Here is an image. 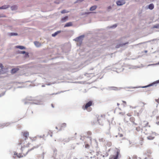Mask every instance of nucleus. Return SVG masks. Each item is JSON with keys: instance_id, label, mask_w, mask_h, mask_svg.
Wrapping results in <instances>:
<instances>
[{"instance_id": "nucleus-1", "label": "nucleus", "mask_w": 159, "mask_h": 159, "mask_svg": "<svg viewBox=\"0 0 159 159\" xmlns=\"http://www.w3.org/2000/svg\"><path fill=\"white\" fill-rule=\"evenodd\" d=\"M22 133L23 134V136L25 137V138L24 139H21L20 140L18 143V146H21V150L22 151V155L20 153L18 154L17 153H16V154H15L19 158H20L26 156L29 152L31 151L34 149L33 148L30 150L27 149L29 147V145H30V144L27 143L26 141L29 136V133L27 131H25Z\"/></svg>"}, {"instance_id": "nucleus-2", "label": "nucleus", "mask_w": 159, "mask_h": 159, "mask_svg": "<svg viewBox=\"0 0 159 159\" xmlns=\"http://www.w3.org/2000/svg\"><path fill=\"white\" fill-rule=\"evenodd\" d=\"M93 104V102L92 101H90L83 105L82 108L84 110H86L88 111H92V108L90 107Z\"/></svg>"}, {"instance_id": "nucleus-3", "label": "nucleus", "mask_w": 159, "mask_h": 159, "mask_svg": "<svg viewBox=\"0 0 159 159\" xmlns=\"http://www.w3.org/2000/svg\"><path fill=\"white\" fill-rule=\"evenodd\" d=\"M120 156V151L119 150H117L114 154L111 155L110 156L109 159H117Z\"/></svg>"}, {"instance_id": "nucleus-4", "label": "nucleus", "mask_w": 159, "mask_h": 159, "mask_svg": "<svg viewBox=\"0 0 159 159\" xmlns=\"http://www.w3.org/2000/svg\"><path fill=\"white\" fill-rule=\"evenodd\" d=\"M125 3V0H119L116 2V4L118 6H121Z\"/></svg>"}, {"instance_id": "nucleus-5", "label": "nucleus", "mask_w": 159, "mask_h": 159, "mask_svg": "<svg viewBox=\"0 0 159 159\" xmlns=\"http://www.w3.org/2000/svg\"><path fill=\"white\" fill-rule=\"evenodd\" d=\"M66 124L65 123H63L59 125H58V127L60 129V130L62 129L63 128L66 127Z\"/></svg>"}, {"instance_id": "nucleus-6", "label": "nucleus", "mask_w": 159, "mask_h": 159, "mask_svg": "<svg viewBox=\"0 0 159 159\" xmlns=\"http://www.w3.org/2000/svg\"><path fill=\"white\" fill-rule=\"evenodd\" d=\"M83 37H84V36H80L79 37L75 38V40L78 42L80 41L81 43L82 42V39Z\"/></svg>"}, {"instance_id": "nucleus-7", "label": "nucleus", "mask_w": 159, "mask_h": 159, "mask_svg": "<svg viewBox=\"0 0 159 159\" xmlns=\"http://www.w3.org/2000/svg\"><path fill=\"white\" fill-rule=\"evenodd\" d=\"M10 6L9 5H4L0 7V9H5L9 7Z\"/></svg>"}, {"instance_id": "nucleus-8", "label": "nucleus", "mask_w": 159, "mask_h": 159, "mask_svg": "<svg viewBox=\"0 0 159 159\" xmlns=\"http://www.w3.org/2000/svg\"><path fill=\"white\" fill-rule=\"evenodd\" d=\"M19 70V69L18 68H13L11 70V73H15L17 71H18Z\"/></svg>"}, {"instance_id": "nucleus-9", "label": "nucleus", "mask_w": 159, "mask_h": 159, "mask_svg": "<svg viewBox=\"0 0 159 159\" xmlns=\"http://www.w3.org/2000/svg\"><path fill=\"white\" fill-rule=\"evenodd\" d=\"M34 43L35 45L38 47H40L41 45V43H40L37 41L34 42Z\"/></svg>"}, {"instance_id": "nucleus-10", "label": "nucleus", "mask_w": 159, "mask_h": 159, "mask_svg": "<svg viewBox=\"0 0 159 159\" xmlns=\"http://www.w3.org/2000/svg\"><path fill=\"white\" fill-rule=\"evenodd\" d=\"M154 8V5L153 3L150 4L148 6V8L150 10H152Z\"/></svg>"}, {"instance_id": "nucleus-11", "label": "nucleus", "mask_w": 159, "mask_h": 159, "mask_svg": "<svg viewBox=\"0 0 159 159\" xmlns=\"http://www.w3.org/2000/svg\"><path fill=\"white\" fill-rule=\"evenodd\" d=\"M68 19V17L67 16H66L61 19V21L62 22H64L67 20Z\"/></svg>"}, {"instance_id": "nucleus-12", "label": "nucleus", "mask_w": 159, "mask_h": 159, "mask_svg": "<svg viewBox=\"0 0 159 159\" xmlns=\"http://www.w3.org/2000/svg\"><path fill=\"white\" fill-rule=\"evenodd\" d=\"M72 22H68V23H66V24L65 25H64V27H66L71 26H72Z\"/></svg>"}, {"instance_id": "nucleus-13", "label": "nucleus", "mask_w": 159, "mask_h": 159, "mask_svg": "<svg viewBox=\"0 0 159 159\" xmlns=\"http://www.w3.org/2000/svg\"><path fill=\"white\" fill-rule=\"evenodd\" d=\"M61 32V31H58L55 32L54 34H52V37H55L56 36L57 34L60 33Z\"/></svg>"}, {"instance_id": "nucleus-14", "label": "nucleus", "mask_w": 159, "mask_h": 159, "mask_svg": "<svg viewBox=\"0 0 159 159\" xmlns=\"http://www.w3.org/2000/svg\"><path fill=\"white\" fill-rule=\"evenodd\" d=\"M97 8V6H93L91 7L90 8V10L91 11H93L95 10Z\"/></svg>"}, {"instance_id": "nucleus-15", "label": "nucleus", "mask_w": 159, "mask_h": 159, "mask_svg": "<svg viewBox=\"0 0 159 159\" xmlns=\"http://www.w3.org/2000/svg\"><path fill=\"white\" fill-rule=\"evenodd\" d=\"M130 120L131 122L134 123L135 120V119L134 117L132 116L130 117Z\"/></svg>"}, {"instance_id": "nucleus-16", "label": "nucleus", "mask_w": 159, "mask_h": 159, "mask_svg": "<svg viewBox=\"0 0 159 159\" xmlns=\"http://www.w3.org/2000/svg\"><path fill=\"white\" fill-rule=\"evenodd\" d=\"M132 159H141V158L138 157L136 155H134L132 157Z\"/></svg>"}, {"instance_id": "nucleus-17", "label": "nucleus", "mask_w": 159, "mask_h": 159, "mask_svg": "<svg viewBox=\"0 0 159 159\" xmlns=\"http://www.w3.org/2000/svg\"><path fill=\"white\" fill-rule=\"evenodd\" d=\"M10 36H12L14 35H17L18 34L16 33H11L9 34Z\"/></svg>"}, {"instance_id": "nucleus-18", "label": "nucleus", "mask_w": 159, "mask_h": 159, "mask_svg": "<svg viewBox=\"0 0 159 159\" xmlns=\"http://www.w3.org/2000/svg\"><path fill=\"white\" fill-rule=\"evenodd\" d=\"M16 48H19L20 49H23L25 48V47L23 46H18L16 47Z\"/></svg>"}, {"instance_id": "nucleus-19", "label": "nucleus", "mask_w": 159, "mask_h": 159, "mask_svg": "<svg viewBox=\"0 0 159 159\" xmlns=\"http://www.w3.org/2000/svg\"><path fill=\"white\" fill-rule=\"evenodd\" d=\"M20 53H21V54H25V53L26 54V56H27L28 57H29V55L28 53L24 51H21L20 52Z\"/></svg>"}, {"instance_id": "nucleus-20", "label": "nucleus", "mask_w": 159, "mask_h": 159, "mask_svg": "<svg viewBox=\"0 0 159 159\" xmlns=\"http://www.w3.org/2000/svg\"><path fill=\"white\" fill-rule=\"evenodd\" d=\"M17 7L16 6H13L11 7V9L12 10H14L16 9Z\"/></svg>"}, {"instance_id": "nucleus-21", "label": "nucleus", "mask_w": 159, "mask_h": 159, "mask_svg": "<svg viewBox=\"0 0 159 159\" xmlns=\"http://www.w3.org/2000/svg\"><path fill=\"white\" fill-rule=\"evenodd\" d=\"M154 137L152 136H149L147 137V139L148 140H152L154 139Z\"/></svg>"}, {"instance_id": "nucleus-22", "label": "nucleus", "mask_w": 159, "mask_h": 159, "mask_svg": "<svg viewBox=\"0 0 159 159\" xmlns=\"http://www.w3.org/2000/svg\"><path fill=\"white\" fill-rule=\"evenodd\" d=\"M85 147L86 148H89L90 147V146L89 144L87 143H85Z\"/></svg>"}, {"instance_id": "nucleus-23", "label": "nucleus", "mask_w": 159, "mask_h": 159, "mask_svg": "<svg viewBox=\"0 0 159 159\" xmlns=\"http://www.w3.org/2000/svg\"><path fill=\"white\" fill-rule=\"evenodd\" d=\"M153 28H159V24L154 25Z\"/></svg>"}, {"instance_id": "nucleus-24", "label": "nucleus", "mask_w": 159, "mask_h": 159, "mask_svg": "<svg viewBox=\"0 0 159 159\" xmlns=\"http://www.w3.org/2000/svg\"><path fill=\"white\" fill-rule=\"evenodd\" d=\"M155 83H152V84H150L147 86H144V87H142L143 88H146V87H149V86H152V85L154 84Z\"/></svg>"}, {"instance_id": "nucleus-25", "label": "nucleus", "mask_w": 159, "mask_h": 159, "mask_svg": "<svg viewBox=\"0 0 159 159\" xmlns=\"http://www.w3.org/2000/svg\"><path fill=\"white\" fill-rule=\"evenodd\" d=\"M68 11H66L65 10H63L61 11V13H64L68 12Z\"/></svg>"}, {"instance_id": "nucleus-26", "label": "nucleus", "mask_w": 159, "mask_h": 159, "mask_svg": "<svg viewBox=\"0 0 159 159\" xmlns=\"http://www.w3.org/2000/svg\"><path fill=\"white\" fill-rule=\"evenodd\" d=\"M144 123H145V125L144 126H148V123L147 121H144Z\"/></svg>"}, {"instance_id": "nucleus-27", "label": "nucleus", "mask_w": 159, "mask_h": 159, "mask_svg": "<svg viewBox=\"0 0 159 159\" xmlns=\"http://www.w3.org/2000/svg\"><path fill=\"white\" fill-rule=\"evenodd\" d=\"M101 118H102V116H98V122L99 123H100L99 121L101 120Z\"/></svg>"}, {"instance_id": "nucleus-28", "label": "nucleus", "mask_w": 159, "mask_h": 159, "mask_svg": "<svg viewBox=\"0 0 159 159\" xmlns=\"http://www.w3.org/2000/svg\"><path fill=\"white\" fill-rule=\"evenodd\" d=\"M0 67L2 69L3 68V66L1 63H0Z\"/></svg>"}, {"instance_id": "nucleus-29", "label": "nucleus", "mask_w": 159, "mask_h": 159, "mask_svg": "<svg viewBox=\"0 0 159 159\" xmlns=\"http://www.w3.org/2000/svg\"><path fill=\"white\" fill-rule=\"evenodd\" d=\"M87 134L89 135H91L92 134V133L90 131H88L87 132Z\"/></svg>"}, {"instance_id": "nucleus-30", "label": "nucleus", "mask_w": 159, "mask_h": 159, "mask_svg": "<svg viewBox=\"0 0 159 159\" xmlns=\"http://www.w3.org/2000/svg\"><path fill=\"white\" fill-rule=\"evenodd\" d=\"M99 140L100 141H104V140L103 138H101L100 139H99Z\"/></svg>"}, {"instance_id": "nucleus-31", "label": "nucleus", "mask_w": 159, "mask_h": 159, "mask_svg": "<svg viewBox=\"0 0 159 159\" xmlns=\"http://www.w3.org/2000/svg\"><path fill=\"white\" fill-rule=\"evenodd\" d=\"M155 100L158 103H159V98L158 99H155Z\"/></svg>"}, {"instance_id": "nucleus-32", "label": "nucleus", "mask_w": 159, "mask_h": 159, "mask_svg": "<svg viewBox=\"0 0 159 159\" xmlns=\"http://www.w3.org/2000/svg\"><path fill=\"white\" fill-rule=\"evenodd\" d=\"M147 156L149 157H151V155L150 154H148Z\"/></svg>"}, {"instance_id": "nucleus-33", "label": "nucleus", "mask_w": 159, "mask_h": 159, "mask_svg": "<svg viewBox=\"0 0 159 159\" xmlns=\"http://www.w3.org/2000/svg\"><path fill=\"white\" fill-rule=\"evenodd\" d=\"M127 115L129 116H131V114L130 113H128Z\"/></svg>"}, {"instance_id": "nucleus-34", "label": "nucleus", "mask_w": 159, "mask_h": 159, "mask_svg": "<svg viewBox=\"0 0 159 159\" xmlns=\"http://www.w3.org/2000/svg\"><path fill=\"white\" fill-rule=\"evenodd\" d=\"M91 13V12H85L84 14H88Z\"/></svg>"}, {"instance_id": "nucleus-35", "label": "nucleus", "mask_w": 159, "mask_h": 159, "mask_svg": "<svg viewBox=\"0 0 159 159\" xmlns=\"http://www.w3.org/2000/svg\"><path fill=\"white\" fill-rule=\"evenodd\" d=\"M122 102H123V103H125V104H126V102L125 101H122Z\"/></svg>"}, {"instance_id": "nucleus-36", "label": "nucleus", "mask_w": 159, "mask_h": 159, "mask_svg": "<svg viewBox=\"0 0 159 159\" xmlns=\"http://www.w3.org/2000/svg\"><path fill=\"white\" fill-rule=\"evenodd\" d=\"M116 26H117V25L116 24H115L114 25H113L112 27H116Z\"/></svg>"}, {"instance_id": "nucleus-37", "label": "nucleus", "mask_w": 159, "mask_h": 159, "mask_svg": "<svg viewBox=\"0 0 159 159\" xmlns=\"http://www.w3.org/2000/svg\"><path fill=\"white\" fill-rule=\"evenodd\" d=\"M108 9H111V6H109V7H108Z\"/></svg>"}, {"instance_id": "nucleus-38", "label": "nucleus", "mask_w": 159, "mask_h": 159, "mask_svg": "<svg viewBox=\"0 0 159 159\" xmlns=\"http://www.w3.org/2000/svg\"><path fill=\"white\" fill-rule=\"evenodd\" d=\"M155 83H159V80H157L156 82H155Z\"/></svg>"}, {"instance_id": "nucleus-39", "label": "nucleus", "mask_w": 159, "mask_h": 159, "mask_svg": "<svg viewBox=\"0 0 159 159\" xmlns=\"http://www.w3.org/2000/svg\"><path fill=\"white\" fill-rule=\"evenodd\" d=\"M156 124H157V125H159V121L157 122H156Z\"/></svg>"}, {"instance_id": "nucleus-40", "label": "nucleus", "mask_w": 159, "mask_h": 159, "mask_svg": "<svg viewBox=\"0 0 159 159\" xmlns=\"http://www.w3.org/2000/svg\"><path fill=\"white\" fill-rule=\"evenodd\" d=\"M51 105H52V107H53H53H54V106H53V104H51Z\"/></svg>"}, {"instance_id": "nucleus-41", "label": "nucleus", "mask_w": 159, "mask_h": 159, "mask_svg": "<svg viewBox=\"0 0 159 159\" xmlns=\"http://www.w3.org/2000/svg\"><path fill=\"white\" fill-rule=\"evenodd\" d=\"M119 105H120V104H119V103H117V105L118 106H119Z\"/></svg>"}, {"instance_id": "nucleus-42", "label": "nucleus", "mask_w": 159, "mask_h": 159, "mask_svg": "<svg viewBox=\"0 0 159 159\" xmlns=\"http://www.w3.org/2000/svg\"><path fill=\"white\" fill-rule=\"evenodd\" d=\"M120 114H122V115H124V114L122 113H121V112L120 113Z\"/></svg>"}, {"instance_id": "nucleus-43", "label": "nucleus", "mask_w": 159, "mask_h": 159, "mask_svg": "<svg viewBox=\"0 0 159 159\" xmlns=\"http://www.w3.org/2000/svg\"><path fill=\"white\" fill-rule=\"evenodd\" d=\"M128 43H128H124V44H123V45H125L126 44Z\"/></svg>"}, {"instance_id": "nucleus-44", "label": "nucleus", "mask_w": 159, "mask_h": 159, "mask_svg": "<svg viewBox=\"0 0 159 159\" xmlns=\"http://www.w3.org/2000/svg\"><path fill=\"white\" fill-rule=\"evenodd\" d=\"M56 128L57 129H58V127H56Z\"/></svg>"}, {"instance_id": "nucleus-45", "label": "nucleus", "mask_w": 159, "mask_h": 159, "mask_svg": "<svg viewBox=\"0 0 159 159\" xmlns=\"http://www.w3.org/2000/svg\"><path fill=\"white\" fill-rule=\"evenodd\" d=\"M147 157H145L144 159H147Z\"/></svg>"}, {"instance_id": "nucleus-46", "label": "nucleus", "mask_w": 159, "mask_h": 159, "mask_svg": "<svg viewBox=\"0 0 159 159\" xmlns=\"http://www.w3.org/2000/svg\"><path fill=\"white\" fill-rule=\"evenodd\" d=\"M153 159V158H151V159Z\"/></svg>"}]
</instances>
